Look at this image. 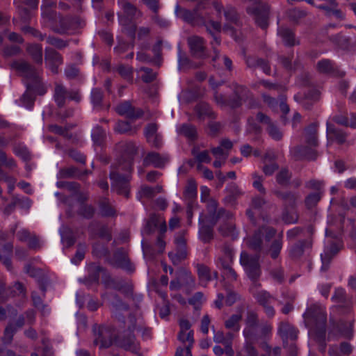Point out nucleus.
<instances>
[{"instance_id":"obj_1","label":"nucleus","mask_w":356,"mask_h":356,"mask_svg":"<svg viewBox=\"0 0 356 356\" xmlns=\"http://www.w3.org/2000/svg\"><path fill=\"white\" fill-rule=\"evenodd\" d=\"M306 321L311 325L310 333L318 345V350L323 353L326 349L327 314L325 309L318 305H311L303 315Z\"/></svg>"},{"instance_id":"obj_2","label":"nucleus","mask_w":356,"mask_h":356,"mask_svg":"<svg viewBox=\"0 0 356 356\" xmlns=\"http://www.w3.org/2000/svg\"><path fill=\"white\" fill-rule=\"evenodd\" d=\"M49 21H52L50 29L52 31L60 35H75L86 27V20L78 15H58L56 13L49 11L43 14Z\"/></svg>"},{"instance_id":"obj_3","label":"nucleus","mask_w":356,"mask_h":356,"mask_svg":"<svg viewBox=\"0 0 356 356\" xmlns=\"http://www.w3.org/2000/svg\"><path fill=\"white\" fill-rule=\"evenodd\" d=\"M245 11L252 17L255 24L263 30L269 26L270 6L263 0H243Z\"/></svg>"},{"instance_id":"obj_4","label":"nucleus","mask_w":356,"mask_h":356,"mask_svg":"<svg viewBox=\"0 0 356 356\" xmlns=\"http://www.w3.org/2000/svg\"><path fill=\"white\" fill-rule=\"evenodd\" d=\"M259 254H250L245 251H243L240 255V264L243 267L244 270L252 281V284L256 286H260L259 280L261 275V269L259 264Z\"/></svg>"},{"instance_id":"obj_5","label":"nucleus","mask_w":356,"mask_h":356,"mask_svg":"<svg viewBox=\"0 0 356 356\" xmlns=\"http://www.w3.org/2000/svg\"><path fill=\"white\" fill-rule=\"evenodd\" d=\"M115 149L120 153V169L131 173L133 170L134 159L138 152L135 143L120 141L115 145Z\"/></svg>"},{"instance_id":"obj_6","label":"nucleus","mask_w":356,"mask_h":356,"mask_svg":"<svg viewBox=\"0 0 356 356\" xmlns=\"http://www.w3.org/2000/svg\"><path fill=\"white\" fill-rule=\"evenodd\" d=\"M92 330L95 337V344H99L100 348H108L112 345L116 336L115 328L113 326L95 325Z\"/></svg>"},{"instance_id":"obj_7","label":"nucleus","mask_w":356,"mask_h":356,"mask_svg":"<svg viewBox=\"0 0 356 356\" xmlns=\"http://www.w3.org/2000/svg\"><path fill=\"white\" fill-rule=\"evenodd\" d=\"M111 182V188L118 195H124L126 198L130 195L131 175H122L117 171H111L109 174Z\"/></svg>"},{"instance_id":"obj_8","label":"nucleus","mask_w":356,"mask_h":356,"mask_svg":"<svg viewBox=\"0 0 356 356\" xmlns=\"http://www.w3.org/2000/svg\"><path fill=\"white\" fill-rule=\"evenodd\" d=\"M132 326H129L122 334L119 337L118 345L126 350H129L134 353H138L140 350V343L136 340L134 331L136 327V319L131 316Z\"/></svg>"},{"instance_id":"obj_9","label":"nucleus","mask_w":356,"mask_h":356,"mask_svg":"<svg viewBox=\"0 0 356 356\" xmlns=\"http://www.w3.org/2000/svg\"><path fill=\"white\" fill-rule=\"evenodd\" d=\"M175 244V248L168 252V257L174 266H178L188 258V249L186 239L182 234L176 236Z\"/></svg>"},{"instance_id":"obj_10","label":"nucleus","mask_w":356,"mask_h":356,"mask_svg":"<svg viewBox=\"0 0 356 356\" xmlns=\"http://www.w3.org/2000/svg\"><path fill=\"white\" fill-rule=\"evenodd\" d=\"M307 233L305 239L299 240L295 243L289 250V256L293 259H300L304 254L305 249H311L313 245V235L314 233V227L309 225L307 227Z\"/></svg>"},{"instance_id":"obj_11","label":"nucleus","mask_w":356,"mask_h":356,"mask_svg":"<svg viewBox=\"0 0 356 356\" xmlns=\"http://www.w3.org/2000/svg\"><path fill=\"white\" fill-rule=\"evenodd\" d=\"M110 264L113 266L126 270L128 273H133L135 270V266L131 261L128 250L124 248H117L113 255Z\"/></svg>"},{"instance_id":"obj_12","label":"nucleus","mask_w":356,"mask_h":356,"mask_svg":"<svg viewBox=\"0 0 356 356\" xmlns=\"http://www.w3.org/2000/svg\"><path fill=\"white\" fill-rule=\"evenodd\" d=\"M243 334L245 340H258L257 329L259 324V316L254 311H248Z\"/></svg>"},{"instance_id":"obj_13","label":"nucleus","mask_w":356,"mask_h":356,"mask_svg":"<svg viewBox=\"0 0 356 356\" xmlns=\"http://www.w3.org/2000/svg\"><path fill=\"white\" fill-rule=\"evenodd\" d=\"M10 67L20 73L29 82L40 76L36 68L26 60H14L10 63Z\"/></svg>"},{"instance_id":"obj_14","label":"nucleus","mask_w":356,"mask_h":356,"mask_svg":"<svg viewBox=\"0 0 356 356\" xmlns=\"http://www.w3.org/2000/svg\"><path fill=\"white\" fill-rule=\"evenodd\" d=\"M191 56L197 59H203L207 56L204 40L198 35H192L187 39Z\"/></svg>"},{"instance_id":"obj_15","label":"nucleus","mask_w":356,"mask_h":356,"mask_svg":"<svg viewBox=\"0 0 356 356\" xmlns=\"http://www.w3.org/2000/svg\"><path fill=\"white\" fill-rule=\"evenodd\" d=\"M44 60L47 67L51 72L57 74L59 73V67L63 63L62 55L55 49L46 47L44 49Z\"/></svg>"},{"instance_id":"obj_16","label":"nucleus","mask_w":356,"mask_h":356,"mask_svg":"<svg viewBox=\"0 0 356 356\" xmlns=\"http://www.w3.org/2000/svg\"><path fill=\"white\" fill-rule=\"evenodd\" d=\"M273 193L282 201L283 209H295L300 198L299 193L291 191L274 190Z\"/></svg>"},{"instance_id":"obj_17","label":"nucleus","mask_w":356,"mask_h":356,"mask_svg":"<svg viewBox=\"0 0 356 356\" xmlns=\"http://www.w3.org/2000/svg\"><path fill=\"white\" fill-rule=\"evenodd\" d=\"M115 111L121 116H125L131 120H137L143 116L144 112L140 108L134 106L129 101L120 103Z\"/></svg>"},{"instance_id":"obj_18","label":"nucleus","mask_w":356,"mask_h":356,"mask_svg":"<svg viewBox=\"0 0 356 356\" xmlns=\"http://www.w3.org/2000/svg\"><path fill=\"white\" fill-rule=\"evenodd\" d=\"M256 120L258 122L267 126L266 131L273 140L277 141L282 140L283 134L269 116L262 112H258L256 114Z\"/></svg>"},{"instance_id":"obj_19","label":"nucleus","mask_w":356,"mask_h":356,"mask_svg":"<svg viewBox=\"0 0 356 356\" xmlns=\"http://www.w3.org/2000/svg\"><path fill=\"white\" fill-rule=\"evenodd\" d=\"M332 300L337 304V308L341 309L343 314H348L352 310L353 302L342 288L335 289Z\"/></svg>"},{"instance_id":"obj_20","label":"nucleus","mask_w":356,"mask_h":356,"mask_svg":"<svg viewBox=\"0 0 356 356\" xmlns=\"http://www.w3.org/2000/svg\"><path fill=\"white\" fill-rule=\"evenodd\" d=\"M254 298L258 304L263 307L266 316L270 318H273L275 314V310L271 304L276 299L269 292L264 290L259 291Z\"/></svg>"},{"instance_id":"obj_21","label":"nucleus","mask_w":356,"mask_h":356,"mask_svg":"<svg viewBox=\"0 0 356 356\" xmlns=\"http://www.w3.org/2000/svg\"><path fill=\"white\" fill-rule=\"evenodd\" d=\"M298 330L288 321L280 323L277 334L281 337L284 348L288 346V340L295 341L298 339Z\"/></svg>"},{"instance_id":"obj_22","label":"nucleus","mask_w":356,"mask_h":356,"mask_svg":"<svg viewBox=\"0 0 356 356\" xmlns=\"http://www.w3.org/2000/svg\"><path fill=\"white\" fill-rule=\"evenodd\" d=\"M24 270L29 276L36 279L40 289L42 291L43 296H44L47 291V286L50 284L49 277L44 275L41 269L35 268L31 264H26L24 266Z\"/></svg>"},{"instance_id":"obj_23","label":"nucleus","mask_w":356,"mask_h":356,"mask_svg":"<svg viewBox=\"0 0 356 356\" xmlns=\"http://www.w3.org/2000/svg\"><path fill=\"white\" fill-rule=\"evenodd\" d=\"M277 35L281 38L282 43L287 47H292L300 44L299 40L296 37L294 31L285 26L277 29Z\"/></svg>"},{"instance_id":"obj_24","label":"nucleus","mask_w":356,"mask_h":356,"mask_svg":"<svg viewBox=\"0 0 356 356\" xmlns=\"http://www.w3.org/2000/svg\"><path fill=\"white\" fill-rule=\"evenodd\" d=\"M313 146L300 145L293 148L292 154L296 160H316L317 152L312 148Z\"/></svg>"},{"instance_id":"obj_25","label":"nucleus","mask_w":356,"mask_h":356,"mask_svg":"<svg viewBox=\"0 0 356 356\" xmlns=\"http://www.w3.org/2000/svg\"><path fill=\"white\" fill-rule=\"evenodd\" d=\"M245 60L249 68L255 70L256 68L259 67L266 74H270V67L267 60L256 56H245Z\"/></svg>"},{"instance_id":"obj_26","label":"nucleus","mask_w":356,"mask_h":356,"mask_svg":"<svg viewBox=\"0 0 356 356\" xmlns=\"http://www.w3.org/2000/svg\"><path fill=\"white\" fill-rule=\"evenodd\" d=\"M121 3L123 15L118 14L119 22L121 25H127L135 17L137 8L134 4L124 0Z\"/></svg>"},{"instance_id":"obj_27","label":"nucleus","mask_w":356,"mask_h":356,"mask_svg":"<svg viewBox=\"0 0 356 356\" xmlns=\"http://www.w3.org/2000/svg\"><path fill=\"white\" fill-rule=\"evenodd\" d=\"M340 247L336 243H332L329 247H327L324 253L321 255L322 266L321 270L325 272L330 268V262L332 258L339 252Z\"/></svg>"},{"instance_id":"obj_28","label":"nucleus","mask_w":356,"mask_h":356,"mask_svg":"<svg viewBox=\"0 0 356 356\" xmlns=\"http://www.w3.org/2000/svg\"><path fill=\"white\" fill-rule=\"evenodd\" d=\"M106 269L97 264L92 263L88 266V276L85 277V283L88 285L92 284H98L99 280V275L103 273Z\"/></svg>"},{"instance_id":"obj_29","label":"nucleus","mask_w":356,"mask_h":356,"mask_svg":"<svg viewBox=\"0 0 356 356\" xmlns=\"http://www.w3.org/2000/svg\"><path fill=\"white\" fill-rule=\"evenodd\" d=\"M168 161L169 156L168 155H161L155 152H149L145 158V163L152 164L157 168H164Z\"/></svg>"},{"instance_id":"obj_30","label":"nucleus","mask_w":356,"mask_h":356,"mask_svg":"<svg viewBox=\"0 0 356 356\" xmlns=\"http://www.w3.org/2000/svg\"><path fill=\"white\" fill-rule=\"evenodd\" d=\"M68 96V90L61 83H55L54 99L58 108L65 106Z\"/></svg>"},{"instance_id":"obj_31","label":"nucleus","mask_w":356,"mask_h":356,"mask_svg":"<svg viewBox=\"0 0 356 356\" xmlns=\"http://www.w3.org/2000/svg\"><path fill=\"white\" fill-rule=\"evenodd\" d=\"M327 132L331 140L336 141L339 145H342L346 143L348 134L342 129L327 123Z\"/></svg>"},{"instance_id":"obj_32","label":"nucleus","mask_w":356,"mask_h":356,"mask_svg":"<svg viewBox=\"0 0 356 356\" xmlns=\"http://www.w3.org/2000/svg\"><path fill=\"white\" fill-rule=\"evenodd\" d=\"M179 135L183 136L190 141H195L198 138L197 128L190 123H184L177 127Z\"/></svg>"},{"instance_id":"obj_33","label":"nucleus","mask_w":356,"mask_h":356,"mask_svg":"<svg viewBox=\"0 0 356 356\" xmlns=\"http://www.w3.org/2000/svg\"><path fill=\"white\" fill-rule=\"evenodd\" d=\"M213 226L212 224L206 225L200 220L199 238L204 243H210L214 238Z\"/></svg>"},{"instance_id":"obj_34","label":"nucleus","mask_w":356,"mask_h":356,"mask_svg":"<svg viewBox=\"0 0 356 356\" xmlns=\"http://www.w3.org/2000/svg\"><path fill=\"white\" fill-rule=\"evenodd\" d=\"M194 110L200 120H204L205 118L211 119H215L216 118V114L207 102H199L195 106Z\"/></svg>"},{"instance_id":"obj_35","label":"nucleus","mask_w":356,"mask_h":356,"mask_svg":"<svg viewBox=\"0 0 356 356\" xmlns=\"http://www.w3.org/2000/svg\"><path fill=\"white\" fill-rule=\"evenodd\" d=\"M225 191L226 196L224 197L223 201L225 204L233 205L236 203V200L241 196V192L238 186L235 183L229 184Z\"/></svg>"},{"instance_id":"obj_36","label":"nucleus","mask_w":356,"mask_h":356,"mask_svg":"<svg viewBox=\"0 0 356 356\" xmlns=\"http://www.w3.org/2000/svg\"><path fill=\"white\" fill-rule=\"evenodd\" d=\"M232 86L234 95L239 97L243 102L250 100L251 102L255 103V99L253 96V94L246 86L238 84L236 83H234Z\"/></svg>"},{"instance_id":"obj_37","label":"nucleus","mask_w":356,"mask_h":356,"mask_svg":"<svg viewBox=\"0 0 356 356\" xmlns=\"http://www.w3.org/2000/svg\"><path fill=\"white\" fill-rule=\"evenodd\" d=\"M317 123H312L305 129V142L309 146L314 147L318 145L317 136Z\"/></svg>"},{"instance_id":"obj_38","label":"nucleus","mask_w":356,"mask_h":356,"mask_svg":"<svg viewBox=\"0 0 356 356\" xmlns=\"http://www.w3.org/2000/svg\"><path fill=\"white\" fill-rule=\"evenodd\" d=\"M224 16L225 19L230 23L235 24L237 26L241 27L243 23L240 19V15L237 10L233 6L227 5L224 9Z\"/></svg>"},{"instance_id":"obj_39","label":"nucleus","mask_w":356,"mask_h":356,"mask_svg":"<svg viewBox=\"0 0 356 356\" xmlns=\"http://www.w3.org/2000/svg\"><path fill=\"white\" fill-rule=\"evenodd\" d=\"M330 40L338 47L346 51H350L353 47L356 46V42L351 44L350 38L341 34L331 36Z\"/></svg>"},{"instance_id":"obj_40","label":"nucleus","mask_w":356,"mask_h":356,"mask_svg":"<svg viewBox=\"0 0 356 356\" xmlns=\"http://www.w3.org/2000/svg\"><path fill=\"white\" fill-rule=\"evenodd\" d=\"M2 254L0 252V262H1L8 270L12 268V262L10 257L13 252V245L12 243L8 242L3 245Z\"/></svg>"},{"instance_id":"obj_41","label":"nucleus","mask_w":356,"mask_h":356,"mask_svg":"<svg viewBox=\"0 0 356 356\" xmlns=\"http://www.w3.org/2000/svg\"><path fill=\"white\" fill-rule=\"evenodd\" d=\"M26 51L35 63L40 65L42 63V47L41 44H29L26 47Z\"/></svg>"},{"instance_id":"obj_42","label":"nucleus","mask_w":356,"mask_h":356,"mask_svg":"<svg viewBox=\"0 0 356 356\" xmlns=\"http://www.w3.org/2000/svg\"><path fill=\"white\" fill-rule=\"evenodd\" d=\"M58 179H81V171L74 166L60 168L58 171Z\"/></svg>"},{"instance_id":"obj_43","label":"nucleus","mask_w":356,"mask_h":356,"mask_svg":"<svg viewBox=\"0 0 356 356\" xmlns=\"http://www.w3.org/2000/svg\"><path fill=\"white\" fill-rule=\"evenodd\" d=\"M99 212L102 217H114L116 216L115 208L111 204L108 199L103 197L99 202Z\"/></svg>"},{"instance_id":"obj_44","label":"nucleus","mask_w":356,"mask_h":356,"mask_svg":"<svg viewBox=\"0 0 356 356\" xmlns=\"http://www.w3.org/2000/svg\"><path fill=\"white\" fill-rule=\"evenodd\" d=\"M17 332V327L13 323H8L5 327L3 331V335L1 338V345L6 347L10 345L13 341V337Z\"/></svg>"},{"instance_id":"obj_45","label":"nucleus","mask_w":356,"mask_h":356,"mask_svg":"<svg viewBox=\"0 0 356 356\" xmlns=\"http://www.w3.org/2000/svg\"><path fill=\"white\" fill-rule=\"evenodd\" d=\"M219 261L223 270V276L230 281H236L238 278V275L235 270L231 266V263L228 262L222 257L219 258Z\"/></svg>"},{"instance_id":"obj_46","label":"nucleus","mask_w":356,"mask_h":356,"mask_svg":"<svg viewBox=\"0 0 356 356\" xmlns=\"http://www.w3.org/2000/svg\"><path fill=\"white\" fill-rule=\"evenodd\" d=\"M262 244H263L262 233L261 231H258V229H257L254 232L252 236L249 238L248 245L250 249H252L257 252H259L261 250Z\"/></svg>"},{"instance_id":"obj_47","label":"nucleus","mask_w":356,"mask_h":356,"mask_svg":"<svg viewBox=\"0 0 356 356\" xmlns=\"http://www.w3.org/2000/svg\"><path fill=\"white\" fill-rule=\"evenodd\" d=\"M292 177V173L287 168H282L277 173L275 179L276 182L284 187L288 186Z\"/></svg>"},{"instance_id":"obj_48","label":"nucleus","mask_w":356,"mask_h":356,"mask_svg":"<svg viewBox=\"0 0 356 356\" xmlns=\"http://www.w3.org/2000/svg\"><path fill=\"white\" fill-rule=\"evenodd\" d=\"M218 230L225 237H232L235 239L238 236L235 225L232 222H225L220 225Z\"/></svg>"},{"instance_id":"obj_49","label":"nucleus","mask_w":356,"mask_h":356,"mask_svg":"<svg viewBox=\"0 0 356 356\" xmlns=\"http://www.w3.org/2000/svg\"><path fill=\"white\" fill-rule=\"evenodd\" d=\"M27 89L39 95H44L47 92V88L42 81L41 77H38L31 82H27Z\"/></svg>"},{"instance_id":"obj_50","label":"nucleus","mask_w":356,"mask_h":356,"mask_svg":"<svg viewBox=\"0 0 356 356\" xmlns=\"http://www.w3.org/2000/svg\"><path fill=\"white\" fill-rule=\"evenodd\" d=\"M61 236V241L63 245L66 248H70L76 242V238L74 235V232L72 229L69 227H64L62 231H60Z\"/></svg>"},{"instance_id":"obj_51","label":"nucleus","mask_w":356,"mask_h":356,"mask_svg":"<svg viewBox=\"0 0 356 356\" xmlns=\"http://www.w3.org/2000/svg\"><path fill=\"white\" fill-rule=\"evenodd\" d=\"M115 132L120 134L134 135L136 130H133L131 124L124 120H118L114 127Z\"/></svg>"},{"instance_id":"obj_52","label":"nucleus","mask_w":356,"mask_h":356,"mask_svg":"<svg viewBox=\"0 0 356 356\" xmlns=\"http://www.w3.org/2000/svg\"><path fill=\"white\" fill-rule=\"evenodd\" d=\"M353 321H339L337 323L339 332L346 338L350 339L353 337Z\"/></svg>"},{"instance_id":"obj_53","label":"nucleus","mask_w":356,"mask_h":356,"mask_svg":"<svg viewBox=\"0 0 356 356\" xmlns=\"http://www.w3.org/2000/svg\"><path fill=\"white\" fill-rule=\"evenodd\" d=\"M96 212V209L91 204H83L79 207L76 214L85 219H92Z\"/></svg>"},{"instance_id":"obj_54","label":"nucleus","mask_w":356,"mask_h":356,"mask_svg":"<svg viewBox=\"0 0 356 356\" xmlns=\"http://www.w3.org/2000/svg\"><path fill=\"white\" fill-rule=\"evenodd\" d=\"M232 216L233 214L230 211L224 208H219L210 217V222L211 224L215 225L220 219L225 218L229 220L231 219Z\"/></svg>"},{"instance_id":"obj_55","label":"nucleus","mask_w":356,"mask_h":356,"mask_svg":"<svg viewBox=\"0 0 356 356\" xmlns=\"http://www.w3.org/2000/svg\"><path fill=\"white\" fill-rule=\"evenodd\" d=\"M161 222V217L155 213L152 214L146 222L145 232L149 235L152 234Z\"/></svg>"},{"instance_id":"obj_56","label":"nucleus","mask_w":356,"mask_h":356,"mask_svg":"<svg viewBox=\"0 0 356 356\" xmlns=\"http://www.w3.org/2000/svg\"><path fill=\"white\" fill-rule=\"evenodd\" d=\"M286 15L291 22L298 23L299 21L307 16V12L298 8L289 9L286 11Z\"/></svg>"},{"instance_id":"obj_57","label":"nucleus","mask_w":356,"mask_h":356,"mask_svg":"<svg viewBox=\"0 0 356 356\" xmlns=\"http://www.w3.org/2000/svg\"><path fill=\"white\" fill-rule=\"evenodd\" d=\"M334 63L330 59H322L316 63V70L321 74H330L334 70Z\"/></svg>"},{"instance_id":"obj_58","label":"nucleus","mask_w":356,"mask_h":356,"mask_svg":"<svg viewBox=\"0 0 356 356\" xmlns=\"http://www.w3.org/2000/svg\"><path fill=\"white\" fill-rule=\"evenodd\" d=\"M15 154L20 157L24 161L31 159V154L28 148L22 144H15L13 148Z\"/></svg>"},{"instance_id":"obj_59","label":"nucleus","mask_w":356,"mask_h":356,"mask_svg":"<svg viewBox=\"0 0 356 356\" xmlns=\"http://www.w3.org/2000/svg\"><path fill=\"white\" fill-rule=\"evenodd\" d=\"M92 253L97 258L108 257L110 255V251L108 248L100 242L93 244Z\"/></svg>"},{"instance_id":"obj_60","label":"nucleus","mask_w":356,"mask_h":356,"mask_svg":"<svg viewBox=\"0 0 356 356\" xmlns=\"http://www.w3.org/2000/svg\"><path fill=\"white\" fill-rule=\"evenodd\" d=\"M17 291L11 288L7 287L3 282H0V302L6 301L10 297L15 296Z\"/></svg>"},{"instance_id":"obj_61","label":"nucleus","mask_w":356,"mask_h":356,"mask_svg":"<svg viewBox=\"0 0 356 356\" xmlns=\"http://www.w3.org/2000/svg\"><path fill=\"white\" fill-rule=\"evenodd\" d=\"M178 63V67L180 71L198 67V65H193L192 61L181 50L179 51Z\"/></svg>"},{"instance_id":"obj_62","label":"nucleus","mask_w":356,"mask_h":356,"mask_svg":"<svg viewBox=\"0 0 356 356\" xmlns=\"http://www.w3.org/2000/svg\"><path fill=\"white\" fill-rule=\"evenodd\" d=\"M242 319V314H232L225 322V326L227 329H232L234 331H238L240 329L239 322Z\"/></svg>"},{"instance_id":"obj_63","label":"nucleus","mask_w":356,"mask_h":356,"mask_svg":"<svg viewBox=\"0 0 356 356\" xmlns=\"http://www.w3.org/2000/svg\"><path fill=\"white\" fill-rule=\"evenodd\" d=\"M46 42L47 44L58 49H63L69 45V40H64L62 38L54 35H49L47 37Z\"/></svg>"},{"instance_id":"obj_64","label":"nucleus","mask_w":356,"mask_h":356,"mask_svg":"<svg viewBox=\"0 0 356 356\" xmlns=\"http://www.w3.org/2000/svg\"><path fill=\"white\" fill-rule=\"evenodd\" d=\"M106 138V132L102 127L97 125L92 129V138L94 143L97 145H101Z\"/></svg>"}]
</instances>
